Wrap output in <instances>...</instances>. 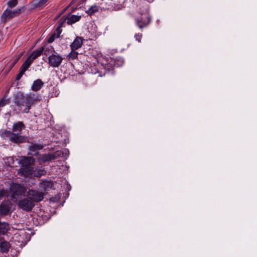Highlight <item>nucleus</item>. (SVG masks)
<instances>
[{
	"label": "nucleus",
	"instance_id": "5701e85b",
	"mask_svg": "<svg viewBox=\"0 0 257 257\" xmlns=\"http://www.w3.org/2000/svg\"><path fill=\"white\" fill-rule=\"evenodd\" d=\"M10 98H7V95H5L0 100V107H3L10 103Z\"/></svg>",
	"mask_w": 257,
	"mask_h": 257
},
{
	"label": "nucleus",
	"instance_id": "1a4fd4ad",
	"mask_svg": "<svg viewBox=\"0 0 257 257\" xmlns=\"http://www.w3.org/2000/svg\"><path fill=\"white\" fill-rule=\"evenodd\" d=\"M61 154L60 153H58L57 154L56 153H51V154H45L41 156L39 160L40 161H41L44 162H49L50 161H51L52 160L55 159L57 157V156H60Z\"/></svg>",
	"mask_w": 257,
	"mask_h": 257
},
{
	"label": "nucleus",
	"instance_id": "4c0bfd02",
	"mask_svg": "<svg viewBox=\"0 0 257 257\" xmlns=\"http://www.w3.org/2000/svg\"><path fill=\"white\" fill-rule=\"evenodd\" d=\"M16 62H17V61H16L15 62H14L12 64H11V67H13L14 66V65L16 64Z\"/></svg>",
	"mask_w": 257,
	"mask_h": 257
},
{
	"label": "nucleus",
	"instance_id": "bb28decb",
	"mask_svg": "<svg viewBox=\"0 0 257 257\" xmlns=\"http://www.w3.org/2000/svg\"><path fill=\"white\" fill-rule=\"evenodd\" d=\"M33 62V61L31 59L28 57V58L26 59V60L24 62V63L23 64L22 66L28 70V68L30 67V66Z\"/></svg>",
	"mask_w": 257,
	"mask_h": 257
},
{
	"label": "nucleus",
	"instance_id": "0eeeda50",
	"mask_svg": "<svg viewBox=\"0 0 257 257\" xmlns=\"http://www.w3.org/2000/svg\"><path fill=\"white\" fill-rule=\"evenodd\" d=\"M27 196H29L33 202H40L42 201L44 198V193L38 190H29Z\"/></svg>",
	"mask_w": 257,
	"mask_h": 257
},
{
	"label": "nucleus",
	"instance_id": "39448f33",
	"mask_svg": "<svg viewBox=\"0 0 257 257\" xmlns=\"http://www.w3.org/2000/svg\"><path fill=\"white\" fill-rule=\"evenodd\" d=\"M25 11H26V13L27 14H30L32 12L30 3L20 8L17 9L15 10L6 9L2 14L1 16H16L17 15L21 14L23 12Z\"/></svg>",
	"mask_w": 257,
	"mask_h": 257
},
{
	"label": "nucleus",
	"instance_id": "412c9836",
	"mask_svg": "<svg viewBox=\"0 0 257 257\" xmlns=\"http://www.w3.org/2000/svg\"><path fill=\"white\" fill-rule=\"evenodd\" d=\"M66 22V18H65V19H60L58 22V25L56 29V32H57L58 33H61L62 28Z\"/></svg>",
	"mask_w": 257,
	"mask_h": 257
},
{
	"label": "nucleus",
	"instance_id": "f704fd0d",
	"mask_svg": "<svg viewBox=\"0 0 257 257\" xmlns=\"http://www.w3.org/2000/svg\"><path fill=\"white\" fill-rule=\"evenodd\" d=\"M141 38H142V35L136 34L135 35V38L136 40L138 41L139 42H141Z\"/></svg>",
	"mask_w": 257,
	"mask_h": 257
},
{
	"label": "nucleus",
	"instance_id": "6ab92c4d",
	"mask_svg": "<svg viewBox=\"0 0 257 257\" xmlns=\"http://www.w3.org/2000/svg\"><path fill=\"white\" fill-rule=\"evenodd\" d=\"M10 247V243L7 241L2 242L1 244V250L4 252H8L9 250Z\"/></svg>",
	"mask_w": 257,
	"mask_h": 257
},
{
	"label": "nucleus",
	"instance_id": "4be33fe9",
	"mask_svg": "<svg viewBox=\"0 0 257 257\" xmlns=\"http://www.w3.org/2000/svg\"><path fill=\"white\" fill-rule=\"evenodd\" d=\"M81 17H66V22L68 25H72L78 22Z\"/></svg>",
	"mask_w": 257,
	"mask_h": 257
},
{
	"label": "nucleus",
	"instance_id": "4468645a",
	"mask_svg": "<svg viewBox=\"0 0 257 257\" xmlns=\"http://www.w3.org/2000/svg\"><path fill=\"white\" fill-rule=\"evenodd\" d=\"M44 85V82L40 79L35 80L31 86V89L34 91H39Z\"/></svg>",
	"mask_w": 257,
	"mask_h": 257
},
{
	"label": "nucleus",
	"instance_id": "9b49d317",
	"mask_svg": "<svg viewBox=\"0 0 257 257\" xmlns=\"http://www.w3.org/2000/svg\"><path fill=\"white\" fill-rule=\"evenodd\" d=\"M83 44V40L80 37H76L70 45L71 50H76L81 48Z\"/></svg>",
	"mask_w": 257,
	"mask_h": 257
},
{
	"label": "nucleus",
	"instance_id": "b1692460",
	"mask_svg": "<svg viewBox=\"0 0 257 257\" xmlns=\"http://www.w3.org/2000/svg\"><path fill=\"white\" fill-rule=\"evenodd\" d=\"M78 55V53L76 50H71V52L67 56V58L69 60H74L76 59Z\"/></svg>",
	"mask_w": 257,
	"mask_h": 257
},
{
	"label": "nucleus",
	"instance_id": "2f4dec72",
	"mask_svg": "<svg viewBox=\"0 0 257 257\" xmlns=\"http://www.w3.org/2000/svg\"><path fill=\"white\" fill-rule=\"evenodd\" d=\"M124 63V60L122 58H118L115 60V65L117 66H121Z\"/></svg>",
	"mask_w": 257,
	"mask_h": 257
},
{
	"label": "nucleus",
	"instance_id": "6e6552de",
	"mask_svg": "<svg viewBox=\"0 0 257 257\" xmlns=\"http://www.w3.org/2000/svg\"><path fill=\"white\" fill-rule=\"evenodd\" d=\"M12 204L11 201H7L3 202L0 205V213L3 215H7L12 212Z\"/></svg>",
	"mask_w": 257,
	"mask_h": 257
},
{
	"label": "nucleus",
	"instance_id": "7ed1b4c3",
	"mask_svg": "<svg viewBox=\"0 0 257 257\" xmlns=\"http://www.w3.org/2000/svg\"><path fill=\"white\" fill-rule=\"evenodd\" d=\"M25 128V125L22 121H18L13 124L12 131H5L1 133V136L3 139H9L14 143H24L26 139L21 134Z\"/></svg>",
	"mask_w": 257,
	"mask_h": 257
},
{
	"label": "nucleus",
	"instance_id": "393cba45",
	"mask_svg": "<svg viewBox=\"0 0 257 257\" xmlns=\"http://www.w3.org/2000/svg\"><path fill=\"white\" fill-rule=\"evenodd\" d=\"M43 148V146L40 145L33 144L30 146L29 150L31 151L36 152L38 150H41Z\"/></svg>",
	"mask_w": 257,
	"mask_h": 257
},
{
	"label": "nucleus",
	"instance_id": "c85d7f7f",
	"mask_svg": "<svg viewBox=\"0 0 257 257\" xmlns=\"http://www.w3.org/2000/svg\"><path fill=\"white\" fill-rule=\"evenodd\" d=\"M33 62V61L31 59L28 57V58L26 59V60L24 62V63L23 64L22 66L28 70V68L30 67V66Z\"/></svg>",
	"mask_w": 257,
	"mask_h": 257
},
{
	"label": "nucleus",
	"instance_id": "e433bc0d",
	"mask_svg": "<svg viewBox=\"0 0 257 257\" xmlns=\"http://www.w3.org/2000/svg\"><path fill=\"white\" fill-rule=\"evenodd\" d=\"M5 194V190L3 189L0 190V198L3 196Z\"/></svg>",
	"mask_w": 257,
	"mask_h": 257
},
{
	"label": "nucleus",
	"instance_id": "473e14b6",
	"mask_svg": "<svg viewBox=\"0 0 257 257\" xmlns=\"http://www.w3.org/2000/svg\"><path fill=\"white\" fill-rule=\"evenodd\" d=\"M51 185L49 182L44 181L41 183V187L44 188L45 190H47V187H50Z\"/></svg>",
	"mask_w": 257,
	"mask_h": 257
},
{
	"label": "nucleus",
	"instance_id": "f3484780",
	"mask_svg": "<svg viewBox=\"0 0 257 257\" xmlns=\"http://www.w3.org/2000/svg\"><path fill=\"white\" fill-rule=\"evenodd\" d=\"M99 7L95 5L91 6L89 9L86 11V13L88 14L87 16H91L94 15L96 12H97L99 10Z\"/></svg>",
	"mask_w": 257,
	"mask_h": 257
},
{
	"label": "nucleus",
	"instance_id": "f8f14e48",
	"mask_svg": "<svg viewBox=\"0 0 257 257\" xmlns=\"http://www.w3.org/2000/svg\"><path fill=\"white\" fill-rule=\"evenodd\" d=\"M48 0H33L30 3L32 11L38 8L43 6Z\"/></svg>",
	"mask_w": 257,
	"mask_h": 257
},
{
	"label": "nucleus",
	"instance_id": "c9c22d12",
	"mask_svg": "<svg viewBox=\"0 0 257 257\" xmlns=\"http://www.w3.org/2000/svg\"><path fill=\"white\" fill-rule=\"evenodd\" d=\"M86 1H87V0H80V1L78 2V4H77V6H80V5H81V4H83V3H85V2H86Z\"/></svg>",
	"mask_w": 257,
	"mask_h": 257
},
{
	"label": "nucleus",
	"instance_id": "a878e982",
	"mask_svg": "<svg viewBox=\"0 0 257 257\" xmlns=\"http://www.w3.org/2000/svg\"><path fill=\"white\" fill-rule=\"evenodd\" d=\"M27 70V69L24 67H23L22 66L20 68V72L19 73H18V74L17 75V77H16V79L17 80H20L21 77H22V76L24 75V74L25 73V72Z\"/></svg>",
	"mask_w": 257,
	"mask_h": 257
},
{
	"label": "nucleus",
	"instance_id": "2eb2a0df",
	"mask_svg": "<svg viewBox=\"0 0 257 257\" xmlns=\"http://www.w3.org/2000/svg\"><path fill=\"white\" fill-rule=\"evenodd\" d=\"M44 50V48L43 47H41L40 48L34 51L28 57L33 61L34 60L41 55Z\"/></svg>",
	"mask_w": 257,
	"mask_h": 257
},
{
	"label": "nucleus",
	"instance_id": "423d86ee",
	"mask_svg": "<svg viewBox=\"0 0 257 257\" xmlns=\"http://www.w3.org/2000/svg\"><path fill=\"white\" fill-rule=\"evenodd\" d=\"M63 60V56L55 52L48 56V64L53 68H58L61 65Z\"/></svg>",
	"mask_w": 257,
	"mask_h": 257
},
{
	"label": "nucleus",
	"instance_id": "dca6fc26",
	"mask_svg": "<svg viewBox=\"0 0 257 257\" xmlns=\"http://www.w3.org/2000/svg\"><path fill=\"white\" fill-rule=\"evenodd\" d=\"M9 229V224L6 222H0V234H5Z\"/></svg>",
	"mask_w": 257,
	"mask_h": 257
},
{
	"label": "nucleus",
	"instance_id": "f257e3e1",
	"mask_svg": "<svg viewBox=\"0 0 257 257\" xmlns=\"http://www.w3.org/2000/svg\"><path fill=\"white\" fill-rule=\"evenodd\" d=\"M10 190L12 200L17 203L20 208L26 211L32 209L35 204L28 196L25 197L27 190L25 187L19 184L13 183L10 186Z\"/></svg>",
	"mask_w": 257,
	"mask_h": 257
},
{
	"label": "nucleus",
	"instance_id": "72a5a7b5",
	"mask_svg": "<svg viewBox=\"0 0 257 257\" xmlns=\"http://www.w3.org/2000/svg\"><path fill=\"white\" fill-rule=\"evenodd\" d=\"M58 153H60L61 154V156L60 157H63V155L65 154V157H67L69 153V150L67 149H64L62 152H57L56 153V154H57Z\"/></svg>",
	"mask_w": 257,
	"mask_h": 257
},
{
	"label": "nucleus",
	"instance_id": "cd10ccee",
	"mask_svg": "<svg viewBox=\"0 0 257 257\" xmlns=\"http://www.w3.org/2000/svg\"><path fill=\"white\" fill-rule=\"evenodd\" d=\"M33 62V61L31 59L28 57V58L26 59V60L24 62V63L23 64L22 66L28 70V68L30 67V66Z\"/></svg>",
	"mask_w": 257,
	"mask_h": 257
},
{
	"label": "nucleus",
	"instance_id": "aec40b11",
	"mask_svg": "<svg viewBox=\"0 0 257 257\" xmlns=\"http://www.w3.org/2000/svg\"><path fill=\"white\" fill-rule=\"evenodd\" d=\"M18 4V0H9L7 2V5L8 8L7 9L12 10L16 7Z\"/></svg>",
	"mask_w": 257,
	"mask_h": 257
},
{
	"label": "nucleus",
	"instance_id": "9d476101",
	"mask_svg": "<svg viewBox=\"0 0 257 257\" xmlns=\"http://www.w3.org/2000/svg\"><path fill=\"white\" fill-rule=\"evenodd\" d=\"M136 22L138 26L140 28H142L150 23V17H137Z\"/></svg>",
	"mask_w": 257,
	"mask_h": 257
},
{
	"label": "nucleus",
	"instance_id": "c756f323",
	"mask_svg": "<svg viewBox=\"0 0 257 257\" xmlns=\"http://www.w3.org/2000/svg\"><path fill=\"white\" fill-rule=\"evenodd\" d=\"M74 0H73L70 4L61 11L59 13L57 14L56 16H62V15L69 8V7L74 4Z\"/></svg>",
	"mask_w": 257,
	"mask_h": 257
},
{
	"label": "nucleus",
	"instance_id": "a211bd4d",
	"mask_svg": "<svg viewBox=\"0 0 257 257\" xmlns=\"http://www.w3.org/2000/svg\"><path fill=\"white\" fill-rule=\"evenodd\" d=\"M61 33H58L56 31L52 33L48 38L47 42L48 43H51L55 40L56 38H58L60 37Z\"/></svg>",
	"mask_w": 257,
	"mask_h": 257
},
{
	"label": "nucleus",
	"instance_id": "7c9ffc66",
	"mask_svg": "<svg viewBox=\"0 0 257 257\" xmlns=\"http://www.w3.org/2000/svg\"><path fill=\"white\" fill-rule=\"evenodd\" d=\"M77 9V7H72L71 8V11L68 12V13L65 14L63 16H79L78 15H74L72 14V13H73Z\"/></svg>",
	"mask_w": 257,
	"mask_h": 257
},
{
	"label": "nucleus",
	"instance_id": "20e7f679",
	"mask_svg": "<svg viewBox=\"0 0 257 257\" xmlns=\"http://www.w3.org/2000/svg\"><path fill=\"white\" fill-rule=\"evenodd\" d=\"M21 163L23 165L21 168L19 170L18 173L27 177L29 176H36L40 177L46 174V171L44 169H40L38 171L34 170L29 164L33 163L34 159L31 157H23L20 160Z\"/></svg>",
	"mask_w": 257,
	"mask_h": 257
},
{
	"label": "nucleus",
	"instance_id": "ddd939ff",
	"mask_svg": "<svg viewBox=\"0 0 257 257\" xmlns=\"http://www.w3.org/2000/svg\"><path fill=\"white\" fill-rule=\"evenodd\" d=\"M48 0H33L30 3L32 11L38 8L43 6Z\"/></svg>",
	"mask_w": 257,
	"mask_h": 257
},
{
	"label": "nucleus",
	"instance_id": "f03ea898",
	"mask_svg": "<svg viewBox=\"0 0 257 257\" xmlns=\"http://www.w3.org/2000/svg\"><path fill=\"white\" fill-rule=\"evenodd\" d=\"M40 96L37 93L29 92L26 94L18 93L14 97V103L17 108L14 109L17 114L20 112L28 113L31 107L40 101Z\"/></svg>",
	"mask_w": 257,
	"mask_h": 257
}]
</instances>
